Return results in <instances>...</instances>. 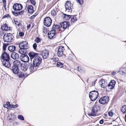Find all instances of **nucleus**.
Instances as JSON below:
<instances>
[{
    "mask_svg": "<svg viewBox=\"0 0 126 126\" xmlns=\"http://www.w3.org/2000/svg\"><path fill=\"white\" fill-rule=\"evenodd\" d=\"M0 58L2 62V64L7 68L11 66L10 62V57L8 53L6 51H2Z\"/></svg>",
    "mask_w": 126,
    "mask_h": 126,
    "instance_id": "1",
    "label": "nucleus"
},
{
    "mask_svg": "<svg viewBox=\"0 0 126 126\" xmlns=\"http://www.w3.org/2000/svg\"><path fill=\"white\" fill-rule=\"evenodd\" d=\"M100 110V107L97 105H94L91 108V111L88 113L90 116H94L97 115V113Z\"/></svg>",
    "mask_w": 126,
    "mask_h": 126,
    "instance_id": "2",
    "label": "nucleus"
},
{
    "mask_svg": "<svg viewBox=\"0 0 126 126\" xmlns=\"http://www.w3.org/2000/svg\"><path fill=\"white\" fill-rule=\"evenodd\" d=\"M14 36L10 33H5L3 36V39L5 42H11L14 40Z\"/></svg>",
    "mask_w": 126,
    "mask_h": 126,
    "instance_id": "3",
    "label": "nucleus"
},
{
    "mask_svg": "<svg viewBox=\"0 0 126 126\" xmlns=\"http://www.w3.org/2000/svg\"><path fill=\"white\" fill-rule=\"evenodd\" d=\"M98 95V92L95 90L92 91L89 93V98L91 100L93 101L97 99Z\"/></svg>",
    "mask_w": 126,
    "mask_h": 126,
    "instance_id": "4",
    "label": "nucleus"
},
{
    "mask_svg": "<svg viewBox=\"0 0 126 126\" xmlns=\"http://www.w3.org/2000/svg\"><path fill=\"white\" fill-rule=\"evenodd\" d=\"M42 62V58L38 56L34 58L33 60V64L35 66H38Z\"/></svg>",
    "mask_w": 126,
    "mask_h": 126,
    "instance_id": "5",
    "label": "nucleus"
},
{
    "mask_svg": "<svg viewBox=\"0 0 126 126\" xmlns=\"http://www.w3.org/2000/svg\"><path fill=\"white\" fill-rule=\"evenodd\" d=\"M52 22V20L49 17H46L44 18L43 20V23L44 25L45 26L49 27L51 25Z\"/></svg>",
    "mask_w": 126,
    "mask_h": 126,
    "instance_id": "6",
    "label": "nucleus"
},
{
    "mask_svg": "<svg viewBox=\"0 0 126 126\" xmlns=\"http://www.w3.org/2000/svg\"><path fill=\"white\" fill-rule=\"evenodd\" d=\"M65 50L64 47L60 46L59 47L57 52V55L59 57H61L64 54H63L64 51Z\"/></svg>",
    "mask_w": 126,
    "mask_h": 126,
    "instance_id": "7",
    "label": "nucleus"
},
{
    "mask_svg": "<svg viewBox=\"0 0 126 126\" xmlns=\"http://www.w3.org/2000/svg\"><path fill=\"white\" fill-rule=\"evenodd\" d=\"M23 7V6L21 4L16 3L14 4L13 7V8L15 11H19L22 9Z\"/></svg>",
    "mask_w": 126,
    "mask_h": 126,
    "instance_id": "8",
    "label": "nucleus"
},
{
    "mask_svg": "<svg viewBox=\"0 0 126 126\" xmlns=\"http://www.w3.org/2000/svg\"><path fill=\"white\" fill-rule=\"evenodd\" d=\"M65 6L66 9L70 11H72L73 7V4H72L71 1H67L65 4Z\"/></svg>",
    "mask_w": 126,
    "mask_h": 126,
    "instance_id": "9",
    "label": "nucleus"
},
{
    "mask_svg": "<svg viewBox=\"0 0 126 126\" xmlns=\"http://www.w3.org/2000/svg\"><path fill=\"white\" fill-rule=\"evenodd\" d=\"M19 46L20 48H22L28 49L29 47L28 42L26 41L20 42L19 44Z\"/></svg>",
    "mask_w": 126,
    "mask_h": 126,
    "instance_id": "10",
    "label": "nucleus"
},
{
    "mask_svg": "<svg viewBox=\"0 0 126 126\" xmlns=\"http://www.w3.org/2000/svg\"><path fill=\"white\" fill-rule=\"evenodd\" d=\"M25 9L29 14H32L34 12L33 7L31 5H26Z\"/></svg>",
    "mask_w": 126,
    "mask_h": 126,
    "instance_id": "11",
    "label": "nucleus"
},
{
    "mask_svg": "<svg viewBox=\"0 0 126 126\" xmlns=\"http://www.w3.org/2000/svg\"><path fill=\"white\" fill-rule=\"evenodd\" d=\"M70 25V22L68 21H64L61 24V27L63 29V31L68 28Z\"/></svg>",
    "mask_w": 126,
    "mask_h": 126,
    "instance_id": "12",
    "label": "nucleus"
},
{
    "mask_svg": "<svg viewBox=\"0 0 126 126\" xmlns=\"http://www.w3.org/2000/svg\"><path fill=\"white\" fill-rule=\"evenodd\" d=\"M20 58L21 61L24 62H27L29 61V58L26 55H21Z\"/></svg>",
    "mask_w": 126,
    "mask_h": 126,
    "instance_id": "13",
    "label": "nucleus"
},
{
    "mask_svg": "<svg viewBox=\"0 0 126 126\" xmlns=\"http://www.w3.org/2000/svg\"><path fill=\"white\" fill-rule=\"evenodd\" d=\"M116 83L115 80H111L106 87L109 89H113L114 88Z\"/></svg>",
    "mask_w": 126,
    "mask_h": 126,
    "instance_id": "14",
    "label": "nucleus"
},
{
    "mask_svg": "<svg viewBox=\"0 0 126 126\" xmlns=\"http://www.w3.org/2000/svg\"><path fill=\"white\" fill-rule=\"evenodd\" d=\"M56 33L53 30H51L48 33V36L50 39H54L55 38Z\"/></svg>",
    "mask_w": 126,
    "mask_h": 126,
    "instance_id": "15",
    "label": "nucleus"
},
{
    "mask_svg": "<svg viewBox=\"0 0 126 126\" xmlns=\"http://www.w3.org/2000/svg\"><path fill=\"white\" fill-rule=\"evenodd\" d=\"M1 29L2 31H7L10 30L11 27L6 23H3V25L1 27Z\"/></svg>",
    "mask_w": 126,
    "mask_h": 126,
    "instance_id": "16",
    "label": "nucleus"
},
{
    "mask_svg": "<svg viewBox=\"0 0 126 126\" xmlns=\"http://www.w3.org/2000/svg\"><path fill=\"white\" fill-rule=\"evenodd\" d=\"M49 51L47 50H44L41 52V55L44 59H46L48 57Z\"/></svg>",
    "mask_w": 126,
    "mask_h": 126,
    "instance_id": "17",
    "label": "nucleus"
},
{
    "mask_svg": "<svg viewBox=\"0 0 126 126\" xmlns=\"http://www.w3.org/2000/svg\"><path fill=\"white\" fill-rule=\"evenodd\" d=\"M11 71L15 75L18 74L19 71V68L17 66L13 65L10 68Z\"/></svg>",
    "mask_w": 126,
    "mask_h": 126,
    "instance_id": "18",
    "label": "nucleus"
},
{
    "mask_svg": "<svg viewBox=\"0 0 126 126\" xmlns=\"http://www.w3.org/2000/svg\"><path fill=\"white\" fill-rule=\"evenodd\" d=\"M30 74L29 73H28L27 72H26V73H25L24 74L22 72H19V71L18 74L17 75H18L19 78H25Z\"/></svg>",
    "mask_w": 126,
    "mask_h": 126,
    "instance_id": "19",
    "label": "nucleus"
},
{
    "mask_svg": "<svg viewBox=\"0 0 126 126\" xmlns=\"http://www.w3.org/2000/svg\"><path fill=\"white\" fill-rule=\"evenodd\" d=\"M109 100V96H106L101 97L99 99L98 102H108Z\"/></svg>",
    "mask_w": 126,
    "mask_h": 126,
    "instance_id": "20",
    "label": "nucleus"
},
{
    "mask_svg": "<svg viewBox=\"0 0 126 126\" xmlns=\"http://www.w3.org/2000/svg\"><path fill=\"white\" fill-rule=\"evenodd\" d=\"M28 55L31 60H32V59H33V58H34L35 57H36L39 55V54L38 53L33 52H29Z\"/></svg>",
    "mask_w": 126,
    "mask_h": 126,
    "instance_id": "21",
    "label": "nucleus"
},
{
    "mask_svg": "<svg viewBox=\"0 0 126 126\" xmlns=\"http://www.w3.org/2000/svg\"><path fill=\"white\" fill-rule=\"evenodd\" d=\"M6 104H4L3 105L4 107L7 108H14L16 107H17L18 106L17 105H13L10 104V103H6Z\"/></svg>",
    "mask_w": 126,
    "mask_h": 126,
    "instance_id": "22",
    "label": "nucleus"
},
{
    "mask_svg": "<svg viewBox=\"0 0 126 126\" xmlns=\"http://www.w3.org/2000/svg\"><path fill=\"white\" fill-rule=\"evenodd\" d=\"M24 12L25 11L24 10H22L17 12L13 11L12 12V14L16 16H18L19 15H22L23 14Z\"/></svg>",
    "mask_w": 126,
    "mask_h": 126,
    "instance_id": "23",
    "label": "nucleus"
},
{
    "mask_svg": "<svg viewBox=\"0 0 126 126\" xmlns=\"http://www.w3.org/2000/svg\"><path fill=\"white\" fill-rule=\"evenodd\" d=\"M14 65L17 66L18 67L21 66L22 64V63L19 60H16L14 61L13 62Z\"/></svg>",
    "mask_w": 126,
    "mask_h": 126,
    "instance_id": "24",
    "label": "nucleus"
},
{
    "mask_svg": "<svg viewBox=\"0 0 126 126\" xmlns=\"http://www.w3.org/2000/svg\"><path fill=\"white\" fill-rule=\"evenodd\" d=\"M99 84L101 87L102 88H104L106 86L107 83L105 82V80L104 79H101L100 81Z\"/></svg>",
    "mask_w": 126,
    "mask_h": 126,
    "instance_id": "25",
    "label": "nucleus"
},
{
    "mask_svg": "<svg viewBox=\"0 0 126 126\" xmlns=\"http://www.w3.org/2000/svg\"><path fill=\"white\" fill-rule=\"evenodd\" d=\"M11 57L14 60L17 59L19 58V55L17 53L13 52L12 53Z\"/></svg>",
    "mask_w": 126,
    "mask_h": 126,
    "instance_id": "26",
    "label": "nucleus"
},
{
    "mask_svg": "<svg viewBox=\"0 0 126 126\" xmlns=\"http://www.w3.org/2000/svg\"><path fill=\"white\" fill-rule=\"evenodd\" d=\"M62 17L64 20H69L71 17V16L70 15L63 13L62 15Z\"/></svg>",
    "mask_w": 126,
    "mask_h": 126,
    "instance_id": "27",
    "label": "nucleus"
},
{
    "mask_svg": "<svg viewBox=\"0 0 126 126\" xmlns=\"http://www.w3.org/2000/svg\"><path fill=\"white\" fill-rule=\"evenodd\" d=\"M27 48H20L19 50V52L21 54V55H26L27 53Z\"/></svg>",
    "mask_w": 126,
    "mask_h": 126,
    "instance_id": "28",
    "label": "nucleus"
},
{
    "mask_svg": "<svg viewBox=\"0 0 126 126\" xmlns=\"http://www.w3.org/2000/svg\"><path fill=\"white\" fill-rule=\"evenodd\" d=\"M37 67L38 66H35L33 64V65L31 64L29 68L31 72V73H30V74L36 71L37 69L36 67Z\"/></svg>",
    "mask_w": 126,
    "mask_h": 126,
    "instance_id": "29",
    "label": "nucleus"
},
{
    "mask_svg": "<svg viewBox=\"0 0 126 126\" xmlns=\"http://www.w3.org/2000/svg\"><path fill=\"white\" fill-rule=\"evenodd\" d=\"M57 66L58 67H59L60 68H65L66 67V66L64 65L62 63L58 62L57 64Z\"/></svg>",
    "mask_w": 126,
    "mask_h": 126,
    "instance_id": "30",
    "label": "nucleus"
},
{
    "mask_svg": "<svg viewBox=\"0 0 126 126\" xmlns=\"http://www.w3.org/2000/svg\"><path fill=\"white\" fill-rule=\"evenodd\" d=\"M59 26L58 25H55L54 24L53 25L52 27V30H53L54 31V32H55L56 30H58V29H59Z\"/></svg>",
    "mask_w": 126,
    "mask_h": 126,
    "instance_id": "31",
    "label": "nucleus"
},
{
    "mask_svg": "<svg viewBox=\"0 0 126 126\" xmlns=\"http://www.w3.org/2000/svg\"><path fill=\"white\" fill-rule=\"evenodd\" d=\"M75 57V56L73 54H69L68 57V59L70 61H73Z\"/></svg>",
    "mask_w": 126,
    "mask_h": 126,
    "instance_id": "32",
    "label": "nucleus"
},
{
    "mask_svg": "<svg viewBox=\"0 0 126 126\" xmlns=\"http://www.w3.org/2000/svg\"><path fill=\"white\" fill-rule=\"evenodd\" d=\"M16 48L15 46H9L8 48V50L11 52L14 51Z\"/></svg>",
    "mask_w": 126,
    "mask_h": 126,
    "instance_id": "33",
    "label": "nucleus"
},
{
    "mask_svg": "<svg viewBox=\"0 0 126 126\" xmlns=\"http://www.w3.org/2000/svg\"><path fill=\"white\" fill-rule=\"evenodd\" d=\"M18 28L17 29L18 32H25V28L22 25L18 27Z\"/></svg>",
    "mask_w": 126,
    "mask_h": 126,
    "instance_id": "34",
    "label": "nucleus"
},
{
    "mask_svg": "<svg viewBox=\"0 0 126 126\" xmlns=\"http://www.w3.org/2000/svg\"><path fill=\"white\" fill-rule=\"evenodd\" d=\"M77 20V18L76 16H73L71 18V23H73Z\"/></svg>",
    "mask_w": 126,
    "mask_h": 126,
    "instance_id": "35",
    "label": "nucleus"
},
{
    "mask_svg": "<svg viewBox=\"0 0 126 126\" xmlns=\"http://www.w3.org/2000/svg\"><path fill=\"white\" fill-rule=\"evenodd\" d=\"M14 20L15 24L17 26H18V27H19L20 25H22V24L20 23V22H18L17 19H14Z\"/></svg>",
    "mask_w": 126,
    "mask_h": 126,
    "instance_id": "36",
    "label": "nucleus"
},
{
    "mask_svg": "<svg viewBox=\"0 0 126 126\" xmlns=\"http://www.w3.org/2000/svg\"><path fill=\"white\" fill-rule=\"evenodd\" d=\"M77 69L80 73H82L84 71L83 68H82L81 66H79L77 67Z\"/></svg>",
    "mask_w": 126,
    "mask_h": 126,
    "instance_id": "37",
    "label": "nucleus"
},
{
    "mask_svg": "<svg viewBox=\"0 0 126 126\" xmlns=\"http://www.w3.org/2000/svg\"><path fill=\"white\" fill-rule=\"evenodd\" d=\"M48 63L49 64V65L50 66H52L53 65L55 64L54 62L51 59L50 60H49L48 61Z\"/></svg>",
    "mask_w": 126,
    "mask_h": 126,
    "instance_id": "38",
    "label": "nucleus"
},
{
    "mask_svg": "<svg viewBox=\"0 0 126 126\" xmlns=\"http://www.w3.org/2000/svg\"><path fill=\"white\" fill-rule=\"evenodd\" d=\"M9 45L8 43H3L2 47L3 51H6V47Z\"/></svg>",
    "mask_w": 126,
    "mask_h": 126,
    "instance_id": "39",
    "label": "nucleus"
},
{
    "mask_svg": "<svg viewBox=\"0 0 126 126\" xmlns=\"http://www.w3.org/2000/svg\"><path fill=\"white\" fill-rule=\"evenodd\" d=\"M56 11V9H53L51 11V14L52 16H54L56 15L57 13Z\"/></svg>",
    "mask_w": 126,
    "mask_h": 126,
    "instance_id": "40",
    "label": "nucleus"
},
{
    "mask_svg": "<svg viewBox=\"0 0 126 126\" xmlns=\"http://www.w3.org/2000/svg\"><path fill=\"white\" fill-rule=\"evenodd\" d=\"M42 30L43 33L45 34L47 33L49 31L48 29L45 27H43Z\"/></svg>",
    "mask_w": 126,
    "mask_h": 126,
    "instance_id": "41",
    "label": "nucleus"
},
{
    "mask_svg": "<svg viewBox=\"0 0 126 126\" xmlns=\"http://www.w3.org/2000/svg\"><path fill=\"white\" fill-rule=\"evenodd\" d=\"M123 113L126 112V105L123 106L121 109Z\"/></svg>",
    "mask_w": 126,
    "mask_h": 126,
    "instance_id": "42",
    "label": "nucleus"
},
{
    "mask_svg": "<svg viewBox=\"0 0 126 126\" xmlns=\"http://www.w3.org/2000/svg\"><path fill=\"white\" fill-rule=\"evenodd\" d=\"M120 71L122 72V74L126 73V68L121 67Z\"/></svg>",
    "mask_w": 126,
    "mask_h": 126,
    "instance_id": "43",
    "label": "nucleus"
},
{
    "mask_svg": "<svg viewBox=\"0 0 126 126\" xmlns=\"http://www.w3.org/2000/svg\"><path fill=\"white\" fill-rule=\"evenodd\" d=\"M41 39L39 37H36L34 40L35 42L37 43L41 42Z\"/></svg>",
    "mask_w": 126,
    "mask_h": 126,
    "instance_id": "44",
    "label": "nucleus"
},
{
    "mask_svg": "<svg viewBox=\"0 0 126 126\" xmlns=\"http://www.w3.org/2000/svg\"><path fill=\"white\" fill-rule=\"evenodd\" d=\"M2 2L3 4V6L5 10H6V0H2Z\"/></svg>",
    "mask_w": 126,
    "mask_h": 126,
    "instance_id": "45",
    "label": "nucleus"
},
{
    "mask_svg": "<svg viewBox=\"0 0 126 126\" xmlns=\"http://www.w3.org/2000/svg\"><path fill=\"white\" fill-rule=\"evenodd\" d=\"M21 69L22 71H27L28 69L27 67L25 65H24L21 67Z\"/></svg>",
    "mask_w": 126,
    "mask_h": 126,
    "instance_id": "46",
    "label": "nucleus"
},
{
    "mask_svg": "<svg viewBox=\"0 0 126 126\" xmlns=\"http://www.w3.org/2000/svg\"><path fill=\"white\" fill-rule=\"evenodd\" d=\"M32 4L34 6H35L36 4V2L35 0H29Z\"/></svg>",
    "mask_w": 126,
    "mask_h": 126,
    "instance_id": "47",
    "label": "nucleus"
},
{
    "mask_svg": "<svg viewBox=\"0 0 126 126\" xmlns=\"http://www.w3.org/2000/svg\"><path fill=\"white\" fill-rule=\"evenodd\" d=\"M25 32H19V36L20 37H23L24 35Z\"/></svg>",
    "mask_w": 126,
    "mask_h": 126,
    "instance_id": "48",
    "label": "nucleus"
},
{
    "mask_svg": "<svg viewBox=\"0 0 126 126\" xmlns=\"http://www.w3.org/2000/svg\"><path fill=\"white\" fill-rule=\"evenodd\" d=\"M52 60L54 62V63H55L56 62H57L59 60V59L57 57L54 58H51Z\"/></svg>",
    "mask_w": 126,
    "mask_h": 126,
    "instance_id": "49",
    "label": "nucleus"
},
{
    "mask_svg": "<svg viewBox=\"0 0 126 126\" xmlns=\"http://www.w3.org/2000/svg\"><path fill=\"white\" fill-rule=\"evenodd\" d=\"M3 31H0V38H1L2 37L3 35L4 34V32Z\"/></svg>",
    "mask_w": 126,
    "mask_h": 126,
    "instance_id": "50",
    "label": "nucleus"
},
{
    "mask_svg": "<svg viewBox=\"0 0 126 126\" xmlns=\"http://www.w3.org/2000/svg\"><path fill=\"white\" fill-rule=\"evenodd\" d=\"M18 118L19 119L22 120H23L24 119V118L23 116L21 115H18Z\"/></svg>",
    "mask_w": 126,
    "mask_h": 126,
    "instance_id": "51",
    "label": "nucleus"
},
{
    "mask_svg": "<svg viewBox=\"0 0 126 126\" xmlns=\"http://www.w3.org/2000/svg\"><path fill=\"white\" fill-rule=\"evenodd\" d=\"M10 16L9 14H7L6 15H4L2 17V19L5 18H7L8 17H10Z\"/></svg>",
    "mask_w": 126,
    "mask_h": 126,
    "instance_id": "52",
    "label": "nucleus"
},
{
    "mask_svg": "<svg viewBox=\"0 0 126 126\" xmlns=\"http://www.w3.org/2000/svg\"><path fill=\"white\" fill-rule=\"evenodd\" d=\"M76 1L80 4H82L83 3V0H76Z\"/></svg>",
    "mask_w": 126,
    "mask_h": 126,
    "instance_id": "53",
    "label": "nucleus"
},
{
    "mask_svg": "<svg viewBox=\"0 0 126 126\" xmlns=\"http://www.w3.org/2000/svg\"><path fill=\"white\" fill-rule=\"evenodd\" d=\"M108 115L110 116H112L113 115V113L112 111H110L108 113Z\"/></svg>",
    "mask_w": 126,
    "mask_h": 126,
    "instance_id": "54",
    "label": "nucleus"
},
{
    "mask_svg": "<svg viewBox=\"0 0 126 126\" xmlns=\"http://www.w3.org/2000/svg\"><path fill=\"white\" fill-rule=\"evenodd\" d=\"M33 47L34 50H36L37 47V44L36 43L34 44L33 45Z\"/></svg>",
    "mask_w": 126,
    "mask_h": 126,
    "instance_id": "55",
    "label": "nucleus"
},
{
    "mask_svg": "<svg viewBox=\"0 0 126 126\" xmlns=\"http://www.w3.org/2000/svg\"><path fill=\"white\" fill-rule=\"evenodd\" d=\"M17 96L16 94V93H15L13 94V95L12 96V97L13 99H15L16 98V97Z\"/></svg>",
    "mask_w": 126,
    "mask_h": 126,
    "instance_id": "56",
    "label": "nucleus"
},
{
    "mask_svg": "<svg viewBox=\"0 0 126 126\" xmlns=\"http://www.w3.org/2000/svg\"><path fill=\"white\" fill-rule=\"evenodd\" d=\"M118 72H117V71H116L115 72H113L111 73V75L114 76L115 75L116 73H118Z\"/></svg>",
    "mask_w": 126,
    "mask_h": 126,
    "instance_id": "57",
    "label": "nucleus"
},
{
    "mask_svg": "<svg viewBox=\"0 0 126 126\" xmlns=\"http://www.w3.org/2000/svg\"><path fill=\"white\" fill-rule=\"evenodd\" d=\"M36 15H33L32 16H31L30 17V19H33L34 17H35Z\"/></svg>",
    "mask_w": 126,
    "mask_h": 126,
    "instance_id": "58",
    "label": "nucleus"
},
{
    "mask_svg": "<svg viewBox=\"0 0 126 126\" xmlns=\"http://www.w3.org/2000/svg\"><path fill=\"white\" fill-rule=\"evenodd\" d=\"M104 120L103 119H102V120H101L99 122V123L100 124H103L104 123Z\"/></svg>",
    "mask_w": 126,
    "mask_h": 126,
    "instance_id": "59",
    "label": "nucleus"
},
{
    "mask_svg": "<svg viewBox=\"0 0 126 126\" xmlns=\"http://www.w3.org/2000/svg\"><path fill=\"white\" fill-rule=\"evenodd\" d=\"M31 24H28L27 26V30H28L30 28L31 26Z\"/></svg>",
    "mask_w": 126,
    "mask_h": 126,
    "instance_id": "60",
    "label": "nucleus"
},
{
    "mask_svg": "<svg viewBox=\"0 0 126 126\" xmlns=\"http://www.w3.org/2000/svg\"><path fill=\"white\" fill-rule=\"evenodd\" d=\"M18 123L17 122H15L13 124V125L14 126L17 125Z\"/></svg>",
    "mask_w": 126,
    "mask_h": 126,
    "instance_id": "61",
    "label": "nucleus"
},
{
    "mask_svg": "<svg viewBox=\"0 0 126 126\" xmlns=\"http://www.w3.org/2000/svg\"><path fill=\"white\" fill-rule=\"evenodd\" d=\"M95 81H94V82H93L92 83V86L93 85H95Z\"/></svg>",
    "mask_w": 126,
    "mask_h": 126,
    "instance_id": "62",
    "label": "nucleus"
},
{
    "mask_svg": "<svg viewBox=\"0 0 126 126\" xmlns=\"http://www.w3.org/2000/svg\"><path fill=\"white\" fill-rule=\"evenodd\" d=\"M125 121L126 122V115L125 116Z\"/></svg>",
    "mask_w": 126,
    "mask_h": 126,
    "instance_id": "63",
    "label": "nucleus"
},
{
    "mask_svg": "<svg viewBox=\"0 0 126 126\" xmlns=\"http://www.w3.org/2000/svg\"><path fill=\"white\" fill-rule=\"evenodd\" d=\"M101 103V104H104L105 103Z\"/></svg>",
    "mask_w": 126,
    "mask_h": 126,
    "instance_id": "64",
    "label": "nucleus"
}]
</instances>
